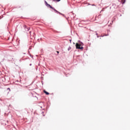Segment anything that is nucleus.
<instances>
[{"instance_id":"nucleus-1","label":"nucleus","mask_w":130,"mask_h":130,"mask_svg":"<svg viewBox=\"0 0 130 130\" xmlns=\"http://www.w3.org/2000/svg\"><path fill=\"white\" fill-rule=\"evenodd\" d=\"M76 49H84V47H81V44H79V43H77L76 44Z\"/></svg>"},{"instance_id":"nucleus-2","label":"nucleus","mask_w":130,"mask_h":130,"mask_svg":"<svg viewBox=\"0 0 130 130\" xmlns=\"http://www.w3.org/2000/svg\"><path fill=\"white\" fill-rule=\"evenodd\" d=\"M48 7H49L50 9H52V10H54L55 12H57L55 9H54L53 7H52L50 5H48Z\"/></svg>"},{"instance_id":"nucleus-3","label":"nucleus","mask_w":130,"mask_h":130,"mask_svg":"<svg viewBox=\"0 0 130 130\" xmlns=\"http://www.w3.org/2000/svg\"><path fill=\"white\" fill-rule=\"evenodd\" d=\"M44 93H45V94H46V95H49V92H48L45 90H44Z\"/></svg>"},{"instance_id":"nucleus-4","label":"nucleus","mask_w":130,"mask_h":130,"mask_svg":"<svg viewBox=\"0 0 130 130\" xmlns=\"http://www.w3.org/2000/svg\"><path fill=\"white\" fill-rule=\"evenodd\" d=\"M121 3L122 4H124V3H125V0H121Z\"/></svg>"},{"instance_id":"nucleus-5","label":"nucleus","mask_w":130,"mask_h":130,"mask_svg":"<svg viewBox=\"0 0 130 130\" xmlns=\"http://www.w3.org/2000/svg\"><path fill=\"white\" fill-rule=\"evenodd\" d=\"M45 3L46 6H47V7H48V5H49V4H47V3L46 2V1H45Z\"/></svg>"},{"instance_id":"nucleus-6","label":"nucleus","mask_w":130,"mask_h":130,"mask_svg":"<svg viewBox=\"0 0 130 130\" xmlns=\"http://www.w3.org/2000/svg\"><path fill=\"white\" fill-rule=\"evenodd\" d=\"M53 2H60V0H52Z\"/></svg>"},{"instance_id":"nucleus-7","label":"nucleus","mask_w":130,"mask_h":130,"mask_svg":"<svg viewBox=\"0 0 130 130\" xmlns=\"http://www.w3.org/2000/svg\"><path fill=\"white\" fill-rule=\"evenodd\" d=\"M72 49V48L71 47H70L69 48H68V50H71Z\"/></svg>"},{"instance_id":"nucleus-8","label":"nucleus","mask_w":130,"mask_h":130,"mask_svg":"<svg viewBox=\"0 0 130 130\" xmlns=\"http://www.w3.org/2000/svg\"><path fill=\"white\" fill-rule=\"evenodd\" d=\"M56 52L58 53H58H59V52L58 51H57Z\"/></svg>"},{"instance_id":"nucleus-9","label":"nucleus","mask_w":130,"mask_h":130,"mask_svg":"<svg viewBox=\"0 0 130 130\" xmlns=\"http://www.w3.org/2000/svg\"><path fill=\"white\" fill-rule=\"evenodd\" d=\"M26 31H29V28H27V30H26Z\"/></svg>"},{"instance_id":"nucleus-10","label":"nucleus","mask_w":130,"mask_h":130,"mask_svg":"<svg viewBox=\"0 0 130 130\" xmlns=\"http://www.w3.org/2000/svg\"><path fill=\"white\" fill-rule=\"evenodd\" d=\"M0 19H2V17H1V16H0Z\"/></svg>"},{"instance_id":"nucleus-11","label":"nucleus","mask_w":130,"mask_h":130,"mask_svg":"<svg viewBox=\"0 0 130 130\" xmlns=\"http://www.w3.org/2000/svg\"><path fill=\"white\" fill-rule=\"evenodd\" d=\"M24 27H26V25L24 26Z\"/></svg>"}]
</instances>
